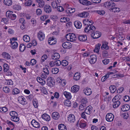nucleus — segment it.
<instances>
[{
  "instance_id": "obj_53",
  "label": "nucleus",
  "mask_w": 130,
  "mask_h": 130,
  "mask_svg": "<svg viewBox=\"0 0 130 130\" xmlns=\"http://www.w3.org/2000/svg\"><path fill=\"white\" fill-rule=\"evenodd\" d=\"M13 9L17 10H20L21 9V7L18 5H15L13 6Z\"/></svg>"
},
{
  "instance_id": "obj_45",
  "label": "nucleus",
  "mask_w": 130,
  "mask_h": 130,
  "mask_svg": "<svg viewBox=\"0 0 130 130\" xmlns=\"http://www.w3.org/2000/svg\"><path fill=\"white\" fill-rule=\"evenodd\" d=\"M94 11L101 15H103L105 13V11L103 10H95Z\"/></svg>"
},
{
  "instance_id": "obj_2",
  "label": "nucleus",
  "mask_w": 130,
  "mask_h": 130,
  "mask_svg": "<svg viewBox=\"0 0 130 130\" xmlns=\"http://www.w3.org/2000/svg\"><path fill=\"white\" fill-rule=\"evenodd\" d=\"M121 98V96L119 94L116 95L112 100V102L114 103L113 107L114 108L118 107L120 104V102L119 100Z\"/></svg>"
},
{
  "instance_id": "obj_34",
  "label": "nucleus",
  "mask_w": 130,
  "mask_h": 130,
  "mask_svg": "<svg viewBox=\"0 0 130 130\" xmlns=\"http://www.w3.org/2000/svg\"><path fill=\"white\" fill-rule=\"evenodd\" d=\"M109 89L110 92L112 93L115 92L117 90V88L115 86L112 85L109 87Z\"/></svg>"
},
{
  "instance_id": "obj_9",
  "label": "nucleus",
  "mask_w": 130,
  "mask_h": 130,
  "mask_svg": "<svg viewBox=\"0 0 130 130\" xmlns=\"http://www.w3.org/2000/svg\"><path fill=\"white\" fill-rule=\"evenodd\" d=\"M90 58V59L89 62L91 64H94L96 61V56L95 55H91Z\"/></svg>"
},
{
  "instance_id": "obj_1",
  "label": "nucleus",
  "mask_w": 130,
  "mask_h": 130,
  "mask_svg": "<svg viewBox=\"0 0 130 130\" xmlns=\"http://www.w3.org/2000/svg\"><path fill=\"white\" fill-rule=\"evenodd\" d=\"M89 26L86 27L85 28V31L88 33H90L91 37L94 39H96L100 37L101 36L100 32L99 31L95 32L96 28L94 26H90L88 29Z\"/></svg>"
},
{
  "instance_id": "obj_42",
  "label": "nucleus",
  "mask_w": 130,
  "mask_h": 130,
  "mask_svg": "<svg viewBox=\"0 0 130 130\" xmlns=\"http://www.w3.org/2000/svg\"><path fill=\"white\" fill-rule=\"evenodd\" d=\"M25 45L23 44H21L20 46L19 50L20 51L23 52L25 49Z\"/></svg>"
},
{
  "instance_id": "obj_7",
  "label": "nucleus",
  "mask_w": 130,
  "mask_h": 130,
  "mask_svg": "<svg viewBox=\"0 0 130 130\" xmlns=\"http://www.w3.org/2000/svg\"><path fill=\"white\" fill-rule=\"evenodd\" d=\"M114 119V116L111 113H108L106 115V119L108 122H110L113 121Z\"/></svg>"
},
{
  "instance_id": "obj_43",
  "label": "nucleus",
  "mask_w": 130,
  "mask_h": 130,
  "mask_svg": "<svg viewBox=\"0 0 130 130\" xmlns=\"http://www.w3.org/2000/svg\"><path fill=\"white\" fill-rule=\"evenodd\" d=\"M46 67L45 68H44L43 69V72L46 75H48L49 74V71L48 70V66H46Z\"/></svg>"
},
{
  "instance_id": "obj_36",
  "label": "nucleus",
  "mask_w": 130,
  "mask_h": 130,
  "mask_svg": "<svg viewBox=\"0 0 130 130\" xmlns=\"http://www.w3.org/2000/svg\"><path fill=\"white\" fill-rule=\"evenodd\" d=\"M60 57L59 54L58 53H55L52 56V58L53 59L56 60L59 59Z\"/></svg>"
},
{
  "instance_id": "obj_8",
  "label": "nucleus",
  "mask_w": 130,
  "mask_h": 130,
  "mask_svg": "<svg viewBox=\"0 0 130 130\" xmlns=\"http://www.w3.org/2000/svg\"><path fill=\"white\" fill-rule=\"evenodd\" d=\"M62 46L64 48L69 49L72 47V44L69 42H66L63 43Z\"/></svg>"
},
{
  "instance_id": "obj_60",
  "label": "nucleus",
  "mask_w": 130,
  "mask_h": 130,
  "mask_svg": "<svg viewBox=\"0 0 130 130\" xmlns=\"http://www.w3.org/2000/svg\"><path fill=\"white\" fill-rule=\"evenodd\" d=\"M122 116L123 118L127 119L129 117V115L127 113H125L122 114Z\"/></svg>"
},
{
  "instance_id": "obj_29",
  "label": "nucleus",
  "mask_w": 130,
  "mask_h": 130,
  "mask_svg": "<svg viewBox=\"0 0 130 130\" xmlns=\"http://www.w3.org/2000/svg\"><path fill=\"white\" fill-rule=\"evenodd\" d=\"M42 118L45 121H48L50 119V116L46 114H44L42 115Z\"/></svg>"
},
{
  "instance_id": "obj_33",
  "label": "nucleus",
  "mask_w": 130,
  "mask_h": 130,
  "mask_svg": "<svg viewBox=\"0 0 130 130\" xmlns=\"http://www.w3.org/2000/svg\"><path fill=\"white\" fill-rule=\"evenodd\" d=\"M87 105L85 104H81L79 107V109L80 111H83L86 108Z\"/></svg>"
},
{
  "instance_id": "obj_28",
  "label": "nucleus",
  "mask_w": 130,
  "mask_h": 130,
  "mask_svg": "<svg viewBox=\"0 0 130 130\" xmlns=\"http://www.w3.org/2000/svg\"><path fill=\"white\" fill-rule=\"evenodd\" d=\"M61 64V61L59 60H57L54 62L52 61L49 63L50 65H60Z\"/></svg>"
},
{
  "instance_id": "obj_38",
  "label": "nucleus",
  "mask_w": 130,
  "mask_h": 130,
  "mask_svg": "<svg viewBox=\"0 0 130 130\" xmlns=\"http://www.w3.org/2000/svg\"><path fill=\"white\" fill-rule=\"evenodd\" d=\"M89 13L87 12H84L79 14V16L83 18H85L89 15Z\"/></svg>"
},
{
  "instance_id": "obj_22",
  "label": "nucleus",
  "mask_w": 130,
  "mask_h": 130,
  "mask_svg": "<svg viewBox=\"0 0 130 130\" xmlns=\"http://www.w3.org/2000/svg\"><path fill=\"white\" fill-rule=\"evenodd\" d=\"M63 94L66 98L68 99H70L72 98L71 93L67 91H64L63 92Z\"/></svg>"
},
{
  "instance_id": "obj_56",
  "label": "nucleus",
  "mask_w": 130,
  "mask_h": 130,
  "mask_svg": "<svg viewBox=\"0 0 130 130\" xmlns=\"http://www.w3.org/2000/svg\"><path fill=\"white\" fill-rule=\"evenodd\" d=\"M19 21L20 23H22L23 26V27H24L25 24V20L23 18H21L19 19Z\"/></svg>"
},
{
  "instance_id": "obj_51",
  "label": "nucleus",
  "mask_w": 130,
  "mask_h": 130,
  "mask_svg": "<svg viewBox=\"0 0 130 130\" xmlns=\"http://www.w3.org/2000/svg\"><path fill=\"white\" fill-rule=\"evenodd\" d=\"M11 119L12 121L17 122L18 121L19 119V118L17 117H11Z\"/></svg>"
},
{
  "instance_id": "obj_31",
  "label": "nucleus",
  "mask_w": 130,
  "mask_h": 130,
  "mask_svg": "<svg viewBox=\"0 0 130 130\" xmlns=\"http://www.w3.org/2000/svg\"><path fill=\"white\" fill-rule=\"evenodd\" d=\"M101 46V44L100 43H98L96 44L95 46V49L94 50V51L98 53L99 52V49H100V47Z\"/></svg>"
},
{
  "instance_id": "obj_62",
  "label": "nucleus",
  "mask_w": 130,
  "mask_h": 130,
  "mask_svg": "<svg viewBox=\"0 0 130 130\" xmlns=\"http://www.w3.org/2000/svg\"><path fill=\"white\" fill-rule=\"evenodd\" d=\"M4 71L5 72H7L9 70V67L8 66H3Z\"/></svg>"
},
{
  "instance_id": "obj_49",
  "label": "nucleus",
  "mask_w": 130,
  "mask_h": 130,
  "mask_svg": "<svg viewBox=\"0 0 130 130\" xmlns=\"http://www.w3.org/2000/svg\"><path fill=\"white\" fill-rule=\"evenodd\" d=\"M3 90L6 93H8L10 91L9 88L7 86L4 87L3 88Z\"/></svg>"
},
{
  "instance_id": "obj_23",
  "label": "nucleus",
  "mask_w": 130,
  "mask_h": 130,
  "mask_svg": "<svg viewBox=\"0 0 130 130\" xmlns=\"http://www.w3.org/2000/svg\"><path fill=\"white\" fill-rule=\"evenodd\" d=\"M56 43V41L55 40L54 38L53 37L50 38H48V43L50 45L55 44Z\"/></svg>"
},
{
  "instance_id": "obj_46",
  "label": "nucleus",
  "mask_w": 130,
  "mask_h": 130,
  "mask_svg": "<svg viewBox=\"0 0 130 130\" xmlns=\"http://www.w3.org/2000/svg\"><path fill=\"white\" fill-rule=\"evenodd\" d=\"M19 93V90L16 88L13 89L12 91V93L14 95L17 94Z\"/></svg>"
},
{
  "instance_id": "obj_19",
  "label": "nucleus",
  "mask_w": 130,
  "mask_h": 130,
  "mask_svg": "<svg viewBox=\"0 0 130 130\" xmlns=\"http://www.w3.org/2000/svg\"><path fill=\"white\" fill-rule=\"evenodd\" d=\"M74 25L75 27L78 29L80 28L82 26V23L78 21H75L74 22Z\"/></svg>"
},
{
  "instance_id": "obj_61",
  "label": "nucleus",
  "mask_w": 130,
  "mask_h": 130,
  "mask_svg": "<svg viewBox=\"0 0 130 130\" xmlns=\"http://www.w3.org/2000/svg\"><path fill=\"white\" fill-rule=\"evenodd\" d=\"M16 15L15 14L12 13L9 18L10 19L12 20H14L16 19Z\"/></svg>"
},
{
  "instance_id": "obj_39",
  "label": "nucleus",
  "mask_w": 130,
  "mask_h": 130,
  "mask_svg": "<svg viewBox=\"0 0 130 130\" xmlns=\"http://www.w3.org/2000/svg\"><path fill=\"white\" fill-rule=\"evenodd\" d=\"M64 103L65 106L68 107H70L71 105V102L69 99L65 100Z\"/></svg>"
},
{
  "instance_id": "obj_50",
  "label": "nucleus",
  "mask_w": 130,
  "mask_h": 130,
  "mask_svg": "<svg viewBox=\"0 0 130 130\" xmlns=\"http://www.w3.org/2000/svg\"><path fill=\"white\" fill-rule=\"evenodd\" d=\"M12 13H13V12L10 11H8L6 13V16L7 17L9 18Z\"/></svg>"
},
{
  "instance_id": "obj_18",
  "label": "nucleus",
  "mask_w": 130,
  "mask_h": 130,
  "mask_svg": "<svg viewBox=\"0 0 130 130\" xmlns=\"http://www.w3.org/2000/svg\"><path fill=\"white\" fill-rule=\"evenodd\" d=\"M78 39L80 41H85L87 40V38L86 35H82L79 36Z\"/></svg>"
},
{
  "instance_id": "obj_4",
  "label": "nucleus",
  "mask_w": 130,
  "mask_h": 130,
  "mask_svg": "<svg viewBox=\"0 0 130 130\" xmlns=\"http://www.w3.org/2000/svg\"><path fill=\"white\" fill-rule=\"evenodd\" d=\"M51 77H49L47 79V85L50 87H52L55 85L54 80Z\"/></svg>"
},
{
  "instance_id": "obj_14",
  "label": "nucleus",
  "mask_w": 130,
  "mask_h": 130,
  "mask_svg": "<svg viewBox=\"0 0 130 130\" xmlns=\"http://www.w3.org/2000/svg\"><path fill=\"white\" fill-rule=\"evenodd\" d=\"M79 86H78L75 85L71 87V91L73 93H76L79 90Z\"/></svg>"
},
{
  "instance_id": "obj_54",
  "label": "nucleus",
  "mask_w": 130,
  "mask_h": 130,
  "mask_svg": "<svg viewBox=\"0 0 130 130\" xmlns=\"http://www.w3.org/2000/svg\"><path fill=\"white\" fill-rule=\"evenodd\" d=\"M47 58V56L46 55H43L41 58V62H43L45 60H46Z\"/></svg>"
},
{
  "instance_id": "obj_59",
  "label": "nucleus",
  "mask_w": 130,
  "mask_h": 130,
  "mask_svg": "<svg viewBox=\"0 0 130 130\" xmlns=\"http://www.w3.org/2000/svg\"><path fill=\"white\" fill-rule=\"evenodd\" d=\"M123 100L125 102H128L130 100L129 97L127 95H125L124 97Z\"/></svg>"
},
{
  "instance_id": "obj_32",
  "label": "nucleus",
  "mask_w": 130,
  "mask_h": 130,
  "mask_svg": "<svg viewBox=\"0 0 130 130\" xmlns=\"http://www.w3.org/2000/svg\"><path fill=\"white\" fill-rule=\"evenodd\" d=\"M58 3H59L58 0H55L52 2L51 5L52 7L54 8H56L58 6Z\"/></svg>"
},
{
  "instance_id": "obj_37",
  "label": "nucleus",
  "mask_w": 130,
  "mask_h": 130,
  "mask_svg": "<svg viewBox=\"0 0 130 130\" xmlns=\"http://www.w3.org/2000/svg\"><path fill=\"white\" fill-rule=\"evenodd\" d=\"M4 3L7 6H9L12 4V1L11 0H4Z\"/></svg>"
},
{
  "instance_id": "obj_3",
  "label": "nucleus",
  "mask_w": 130,
  "mask_h": 130,
  "mask_svg": "<svg viewBox=\"0 0 130 130\" xmlns=\"http://www.w3.org/2000/svg\"><path fill=\"white\" fill-rule=\"evenodd\" d=\"M66 38L68 41L71 42L75 41L76 39V36L74 34L72 33L67 34L66 35Z\"/></svg>"
},
{
  "instance_id": "obj_47",
  "label": "nucleus",
  "mask_w": 130,
  "mask_h": 130,
  "mask_svg": "<svg viewBox=\"0 0 130 130\" xmlns=\"http://www.w3.org/2000/svg\"><path fill=\"white\" fill-rule=\"evenodd\" d=\"M59 71V69L58 68H55L52 69V72L53 74H56Z\"/></svg>"
},
{
  "instance_id": "obj_48",
  "label": "nucleus",
  "mask_w": 130,
  "mask_h": 130,
  "mask_svg": "<svg viewBox=\"0 0 130 130\" xmlns=\"http://www.w3.org/2000/svg\"><path fill=\"white\" fill-rule=\"evenodd\" d=\"M111 10L112 12H119L120 11V9L117 7H114L112 8H111Z\"/></svg>"
},
{
  "instance_id": "obj_12",
  "label": "nucleus",
  "mask_w": 130,
  "mask_h": 130,
  "mask_svg": "<svg viewBox=\"0 0 130 130\" xmlns=\"http://www.w3.org/2000/svg\"><path fill=\"white\" fill-rule=\"evenodd\" d=\"M44 9L45 11L47 13H49L52 12L51 7L49 5H45Z\"/></svg>"
},
{
  "instance_id": "obj_10",
  "label": "nucleus",
  "mask_w": 130,
  "mask_h": 130,
  "mask_svg": "<svg viewBox=\"0 0 130 130\" xmlns=\"http://www.w3.org/2000/svg\"><path fill=\"white\" fill-rule=\"evenodd\" d=\"M37 37L39 40L43 41L45 38V35L42 31H40L38 33Z\"/></svg>"
},
{
  "instance_id": "obj_40",
  "label": "nucleus",
  "mask_w": 130,
  "mask_h": 130,
  "mask_svg": "<svg viewBox=\"0 0 130 130\" xmlns=\"http://www.w3.org/2000/svg\"><path fill=\"white\" fill-rule=\"evenodd\" d=\"M23 39L24 41L26 42H28L30 41V37L29 36L27 35L23 36Z\"/></svg>"
},
{
  "instance_id": "obj_58",
  "label": "nucleus",
  "mask_w": 130,
  "mask_h": 130,
  "mask_svg": "<svg viewBox=\"0 0 130 130\" xmlns=\"http://www.w3.org/2000/svg\"><path fill=\"white\" fill-rule=\"evenodd\" d=\"M7 84L8 85H12L13 84V82L11 79L6 80Z\"/></svg>"
},
{
  "instance_id": "obj_41",
  "label": "nucleus",
  "mask_w": 130,
  "mask_h": 130,
  "mask_svg": "<svg viewBox=\"0 0 130 130\" xmlns=\"http://www.w3.org/2000/svg\"><path fill=\"white\" fill-rule=\"evenodd\" d=\"M79 73H76L74 76V79L75 80H77L79 79L80 76L79 75Z\"/></svg>"
},
{
  "instance_id": "obj_52",
  "label": "nucleus",
  "mask_w": 130,
  "mask_h": 130,
  "mask_svg": "<svg viewBox=\"0 0 130 130\" xmlns=\"http://www.w3.org/2000/svg\"><path fill=\"white\" fill-rule=\"evenodd\" d=\"M7 111V109L6 107L0 108V111L2 112H5Z\"/></svg>"
},
{
  "instance_id": "obj_27",
  "label": "nucleus",
  "mask_w": 130,
  "mask_h": 130,
  "mask_svg": "<svg viewBox=\"0 0 130 130\" xmlns=\"http://www.w3.org/2000/svg\"><path fill=\"white\" fill-rule=\"evenodd\" d=\"M11 46L13 49H15L18 46V43L15 41H13V42H12L11 41Z\"/></svg>"
},
{
  "instance_id": "obj_20",
  "label": "nucleus",
  "mask_w": 130,
  "mask_h": 130,
  "mask_svg": "<svg viewBox=\"0 0 130 130\" xmlns=\"http://www.w3.org/2000/svg\"><path fill=\"white\" fill-rule=\"evenodd\" d=\"M3 57L5 59L8 60L10 59L11 58V56L8 53L4 52L2 54Z\"/></svg>"
},
{
  "instance_id": "obj_64",
  "label": "nucleus",
  "mask_w": 130,
  "mask_h": 130,
  "mask_svg": "<svg viewBox=\"0 0 130 130\" xmlns=\"http://www.w3.org/2000/svg\"><path fill=\"white\" fill-rule=\"evenodd\" d=\"M84 3V5H86L87 6L89 5H91V3L90 1H88L86 0H85Z\"/></svg>"
},
{
  "instance_id": "obj_21",
  "label": "nucleus",
  "mask_w": 130,
  "mask_h": 130,
  "mask_svg": "<svg viewBox=\"0 0 130 130\" xmlns=\"http://www.w3.org/2000/svg\"><path fill=\"white\" fill-rule=\"evenodd\" d=\"M130 108V107L129 105H125L122 106L121 109L123 111H125L128 110Z\"/></svg>"
},
{
  "instance_id": "obj_30",
  "label": "nucleus",
  "mask_w": 130,
  "mask_h": 130,
  "mask_svg": "<svg viewBox=\"0 0 130 130\" xmlns=\"http://www.w3.org/2000/svg\"><path fill=\"white\" fill-rule=\"evenodd\" d=\"M108 43L107 42H104L103 43L101 47L102 49H105L106 50H108L109 49V47L107 45Z\"/></svg>"
},
{
  "instance_id": "obj_11",
  "label": "nucleus",
  "mask_w": 130,
  "mask_h": 130,
  "mask_svg": "<svg viewBox=\"0 0 130 130\" xmlns=\"http://www.w3.org/2000/svg\"><path fill=\"white\" fill-rule=\"evenodd\" d=\"M68 121L71 123H74L75 121V117L73 114H70L68 116Z\"/></svg>"
},
{
  "instance_id": "obj_16",
  "label": "nucleus",
  "mask_w": 130,
  "mask_h": 130,
  "mask_svg": "<svg viewBox=\"0 0 130 130\" xmlns=\"http://www.w3.org/2000/svg\"><path fill=\"white\" fill-rule=\"evenodd\" d=\"M25 98L23 96H21V97L19 98L18 101L21 104L24 105L27 103L26 101H25Z\"/></svg>"
},
{
  "instance_id": "obj_55",
  "label": "nucleus",
  "mask_w": 130,
  "mask_h": 130,
  "mask_svg": "<svg viewBox=\"0 0 130 130\" xmlns=\"http://www.w3.org/2000/svg\"><path fill=\"white\" fill-rule=\"evenodd\" d=\"M32 1L31 0H28L25 3V5L27 6L31 5L32 4Z\"/></svg>"
},
{
  "instance_id": "obj_57",
  "label": "nucleus",
  "mask_w": 130,
  "mask_h": 130,
  "mask_svg": "<svg viewBox=\"0 0 130 130\" xmlns=\"http://www.w3.org/2000/svg\"><path fill=\"white\" fill-rule=\"evenodd\" d=\"M7 123L9 125H11L12 126L13 128L11 130H12L13 129L14 127V125L13 123L10 121L7 120Z\"/></svg>"
},
{
  "instance_id": "obj_15",
  "label": "nucleus",
  "mask_w": 130,
  "mask_h": 130,
  "mask_svg": "<svg viewBox=\"0 0 130 130\" xmlns=\"http://www.w3.org/2000/svg\"><path fill=\"white\" fill-rule=\"evenodd\" d=\"M92 107L91 106H87L85 111V113L88 115H90L92 111Z\"/></svg>"
},
{
  "instance_id": "obj_26",
  "label": "nucleus",
  "mask_w": 130,
  "mask_h": 130,
  "mask_svg": "<svg viewBox=\"0 0 130 130\" xmlns=\"http://www.w3.org/2000/svg\"><path fill=\"white\" fill-rule=\"evenodd\" d=\"M36 2L38 3L39 7H42L45 5V3L43 0H36Z\"/></svg>"
},
{
  "instance_id": "obj_24",
  "label": "nucleus",
  "mask_w": 130,
  "mask_h": 130,
  "mask_svg": "<svg viewBox=\"0 0 130 130\" xmlns=\"http://www.w3.org/2000/svg\"><path fill=\"white\" fill-rule=\"evenodd\" d=\"M52 116L54 119L57 120L59 117V115L57 112H54L52 113Z\"/></svg>"
},
{
  "instance_id": "obj_63",
  "label": "nucleus",
  "mask_w": 130,
  "mask_h": 130,
  "mask_svg": "<svg viewBox=\"0 0 130 130\" xmlns=\"http://www.w3.org/2000/svg\"><path fill=\"white\" fill-rule=\"evenodd\" d=\"M103 62L104 64H107L109 62V59H105L102 61Z\"/></svg>"
},
{
  "instance_id": "obj_25",
  "label": "nucleus",
  "mask_w": 130,
  "mask_h": 130,
  "mask_svg": "<svg viewBox=\"0 0 130 130\" xmlns=\"http://www.w3.org/2000/svg\"><path fill=\"white\" fill-rule=\"evenodd\" d=\"M44 79L41 78L40 77H38L37 78V81L42 85H44L45 83V82Z\"/></svg>"
},
{
  "instance_id": "obj_17",
  "label": "nucleus",
  "mask_w": 130,
  "mask_h": 130,
  "mask_svg": "<svg viewBox=\"0 0 130 130\" xmlns=\"http://www.w3.org/2000/svg\"><path fill=\"white\" fill-rule=\"evenodd\" d=\"M84 91L85 94L87 95H90L92 93L91 89L88 88L84 89Z\"/></svg>"
},
{
  "instance_id": "obj_13",
  "label": "nucleus",
  "mask_w": 130,
  "mask_h": 130,
  "mask_svg": "<svg viewBox=\"0 0 130 130\" xmlns=\"http://www.w3.org/2000/svg\"><path fill=\"white\" fill-rule=\"evenodd\" d=\"M31 124L33 126L36 128H38L40 127L39 124L35 120L33 119L31 122Z\"/></svg>"
},
{
  "instance_id": "obj_44",
  "label": "nucleus",
  "mask_w": 130,
  "mask_h": 130,
  "mask_svg": "<svg viewBox=\"0 0 130 130\" xmlns=\"http://www.w3.org/2000/svg\"><path fill=\"white\" fill-rule=\"evenodd\" d=\"M32 102L33 105L35 107L37 108L38 106V104L37 100L36 99H34Z\"/></svg>"
},
{
  "instance_id": "obj_6",
  "label": "nucleus",
  "mask_w": 130,
  "mask_h": 130,
  "mask_svg": "<svg viewBox=\"0 0 130 130\" xmlns=\"http://www.w3.org/2000/svg\"><path fill=\"white\" fill-rule=\"evenodd\" d=\"M75 9L71 8H68L64 11L66 13V15L67 16L71 15V13L75 11Z\"/></svg>"
},
{
  "instance_id": "obj_35",
  "label": "nucleus",
  "mask_w": 130,
  "mask_h": 130,
  "mask_svg": "<svg viewBox=\"0 0 130 130\" xmlns=\"http://www.w3.org/2000/svg\"><path fill=\"white\" fill-rule=\"evenodd\" d=\"M59 130H67V127L63 124H60L58 126Z\"/></svg>"
},
{
  "instance_id": "obj_5",
  "label": "nucleus",
  "mask_w": 130,
  "mask_h": 130,
  "mask_svg": "<svg viewBox=\"0 0 130 130\" xmlns=\"http://www.w3.org/2000/svg\"><path fill=\"white\" fill-rule=\"evenodd\" d=\"M116 5L115 3L112 2H107L104 3V6L106 7H108L109 8H112L114 7Z\"/></svg>"
}]
</instances>
